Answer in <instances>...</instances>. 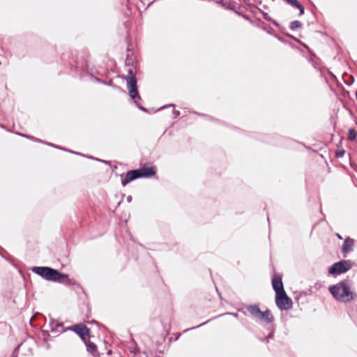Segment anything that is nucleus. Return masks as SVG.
<instances>
[{"label":"nucleus","instance_id":"obj_19","mask_svg":"<svg viewBox=\"0 0 357 357\" xmlns=\"http://www.w3.org/2000/svg\"><path fill=\"white\" fill-rule=\"evenodd\" d=\"M273 332H271V333H270V334H269L266 337H265L264 340H266V342H268V340H269L270 338H272V337H273ZM261 341H264V340H263V339H261Z\"/></svg>","mask_w":357,"mask_h":357},{"label":"nucleus","instance_id":"obj_18","mask_svg":"<svg viewBox=\"0 0 357 357\" xmlns=\"http://www.w3.org/2000/svg\"><path fill=\"white\" fill-rule=\"evenodd\" d=\"M345 151L344 150L338 151L336 152L337 158H342L344 155Z\"/></svg>","mask_w":357,"mask_h":357},{"label":"nucleus","instance_id":"obj_8","mask_svg":"<svg viewBox=\"0 0 357 357\" xmlns=\"http://www.w3.org/2000/svg\"><path fill=\"white\" fill-rule=\"evenodd\" d=\"M140 178L138 169L131 170L126 173L124 178L121 180L122 185L125 186L130 182Z\"/></svg>","mask_w":357,"mask_h":357},{"label":"nucleus","instance_id":"obj_30","mask_svg":"<svg viewBox=\"0 0 357 357\" xmlns=\"http://www.w3.org/2000/svg\"><path fill=\"white\" fill-rule=\"evenodd\" d=\"M97 160H99V161H101L102 162H105V161L104 160H99V159H96Z\"/></svg>","mask_w":357,"mask_h":357},{"label":"nucleus","instance_id":"obj_5","mask_svg":"<svg viewBox=\"0 0 357 357\" xmlns=\"http://www.w3.org/2000/svg\"><path fill=\"white\" fill-rule=\"evenodd\" d=\"M275 303L277 307L281 310H287L292 307V301L285 291L275 295Z\"/></svg>","mask_w":357,"mask_h":357},{"label":"nucleus","instance_id":"obj_26","mask_svg":"<svg viewBox=\"0 0 357 357\" xmlns=\"http://www.w3.org/2000/svg\"><path fill=\"white\" fill-rule=\"evenodd\" d=\"M335 236H336L339 239H340V240H342V236L340 234L336 233V234H335Z\"/></svg>","mask_w":357,"mask_h":357},{"label":"nucleus","instance_id":"obj_12","mask_svg":"<svg viewBox=\"0 0 357 357\" xmlns=\"http://www.w3.org/2000/svg\"><path fill=\"white\" fill-rule=\"evenodd\" d=\"M288 4L292 7L296 8L299 10V15H302L304 13L305 8L297 0H284Z\"/></svg>","mask_w":357,"mask_h":357},{"label":"nucleus","instance_id":"obj_9","mask_svg":"<svg viewBox=\"0 0 357 357\" xmlns=\"http://www.w3.org/2000/svg\"><path fill=\"white\" fill-rule=\"evenodd\" d=\"M272 286L273 289L275 292V295L282 293V291H285L283 287V283L282 282V278L280 277L275 276L272 279Z\"/></svg>","mask_w":357,"mask_h":357},{"label":"nucleus","instance_id":"obj_1","mask_svg":"<svg viewBox=\"0 0 357 357\" xmlns=\"http://www.w3.org/2000/svg\"><path fill=\"white\" fill-rule=\"evenodd\" d=\"M32 271L48 281H53L70 284V280L67 274L47 266H35Z\"/></svg>","mask_w":357,"mask_h":357},{"label":"nucleus","instance_id":"obj_21","mask_svg":"<svg viewBox=\"0 0 357 357\" xmlns=\"http://www.w3.org/2000/svg\"><path fill=\"white\" fill-rule=\"evenodd\" d=\"M173 114H174V118H177L180 115V112L176 110H174Z\"/></svg>","mask_w":357,"mask_h":357},{"label":"nucleus","instance_id":"obj_27","mask_svg":"<svg viewBox=\"0 0 357 357\" xmlns=\"http://www.w3.org/2000/svg\"><path fill=\"white\" fill-rule=\"evenodd\" d=\"M321 283H317L315 284L314 288L318 289L321 287Z\"/></svg>","mask_w":357,"mask_h":357},{"label":"nucleus","instance_id":"obj_29","mask_svg":"<svg viewBox=\"0 0 357 357\" xmlns=\"http://www.w3.org/2000/svg\"><path fill=\"white\" fill-rule=\"evenodd\" d=\"M68 151L70 152V153H75V154H79L78 153L75 152V151Z\"/></svg>","mask_w":357,"mask_h":357},{"label":"nucleus","instance_id":"obj_7","mask_svg":"<svg viewBox=\"0 0 357 357\" xmlns=\"http://www.w3.org/2000/svg\"><path fill=\"white\" fill-rule=\"evenodd\" d=\"M355 245V241L353 238L347 236L344 238V243L342 244L341 251L344 256H346L347 254L353 251Z\"/></svg>","mask_w":357,"mask_h":357},{"label":"nucleus","instance_id":"obj_17","mask_svg":"<svg viewBox=\"0 0 357 357\" xmlns=\"http://www.w3.org/2000/svg\"><path fill=\"white\" fill-rule=\"evenodd\" d=\"M302 24L300 21L295 20L290 23V29L291 30H295L296 29L300 28Z\"/></svg>","mask_w":357,"mask_h":357},{"label":"nucleus","instance_id":"obj_13","mask_svg":"<svg viewBox=\"0 0 357 357\" xmlns=\"http://www.w3.org/2000/svg\"><path fill=\"white\" fill-rule=\"evenodd\" d=\"M261 314H263V316L259 317L260 320H264L267 323H271L273 321V317L271 314L270 310H267L264 312L261 311Z\"/></svg>","mask_w":357,"mask_h":357},{"label":"nucleus","instance_id":"obj_23","mask_svg":"<svg viewBox=\"0 0 357 357\" xmlns=\"http://www.w3.org/2000/svg\"><path fill=\"white\" fill-rule=\"evenodd\" d=\"M19 347H20V345L13 351V357H17L16 353H17V350H18Z\"/></svg>","mask_w":357,"mask_h":357},{"label":"nucleus","instance_id":"obj_11","mask_svg":"<svg viewBox=\"0 0 357 357\" xmlns=\"http://www.w3.org/2000/svg\"><path fill=\"white\" fill-rule=\"evenodd\" d=\"M245 307L250 314L255 318L259 319V317L263 316L259 307L256 305H247Z\"/></svg>","mask_w":357,"mask_h":357},{"label":"nucleus","instance_id":"obj_25","mask_svg":"<svg viewBox=\"0 0 357 357\" xmlns=\"http://www.w3.org/2000/svg\"><path fill=\"white\" fill-rule=\"evenodd\" d=\"M205 324H206V322L202 323V324H199V325H198V326H197L192 327V328H191L190 329H194V328H196L200 327V326H202L204 325Z\"/></svg>","mask_w":357,"mask_h":357},{"label":"nucleus","instance_id":"obj_15","mask_svg":"<svg viewBox=\"0 0 357 357\" xmlns=\"http://www.w3.org/2000/svg\"><path fill=\"white\" fill-rule=\"evenodd\" d=\"M87 351L91 354H94L96 351L97 347L93 342H89L86 344Z\"/></svg>","mask_w":357,"mask_h":357},{"label":"nucleus","instance_id":"obj_24","mask_svg":"<svg viewBox=\"0 0 357 357\" xmlns=\"http://www.w3.org/2000/svg\"><path fill=\"white\" fill-rule=\"evenodd\" d=\"M227 314H231L234 316V317L238 318V315L236 313H227Z\"/></svg>","mask_w":357,"mask_h":357},{"label":"nucleus","instance_id":"obj_3","mask_svg":"<svg viewBox=\"0 0 357 357\" xmlns=\"http://www.w3.org/2000/svg\"><path fill=\"white\" fill-rule=\"evenodd\" d=\"M128 89L129 91V96L133 100L137 107L142 111H146V109L141 106L138 103V100H141V97L139 95L137 87V79L132 72V69H129L128 71V75L126 77Z\"/></svg>","mask_w":357,"mask_h":357},{"label":"nucleus","instance_id":"obj_2","mask_svg":"<svg viewBox=\"0 0 357 357\" xmlns=\"http://www.w3.org/2000/svg\"><path fill=\"white\" fill-rule=\"evenodd\" d=\"M329 291L337 301L342 303H347L354 298V294L351 291L349 284L347 280L341 281L335 285L331 286Z\"/></svg>","mask_w":357,"mask_h":357},{"label":"nucleus","instance_id":"obj_22","mask_svg":"<svg viewBox=\"0 0 357 357\" xmlns=\"http://www.w3.org/2000/svg\"><path fill=\"white\" fill-rule=\"evenodd\" d=\"M49 146H53V147H55L56 149H63V148L60 147V146H56V145H54L51 143H48L47 144Z\"/></svg>","mask_w":357,"mask_h":357},{"label":"nucleus","instance_id":"obj_14","mask_svg":"<svg viewBox=\"0 0 357 357\" xmlns=\"http://www.w3.org/2000/svg\"><path fill=\"white\" fill-rule=\"evenodd\" d=\"M357 137V132L354 129L351 128L349 130L348 139L350 141H354Z\"/></svg>","mask_w":357,"mask_h":357},{"label":"nucleus","instance_id":"obj_4","mask_svg":"<svg viewBox=\"0 0 357 357\" xmlns=\"http://www.w3.org/2000/svg\"><path fill=\"white\" fill-rule=\"evenodd\" d=\"M351 268V264L349 261L342 260L335 263L329 269L328 273L331 275H340L346 273Z\"/></svg>","mask_w":357,"mask_h":357},{"label":"nucleus","instance_id":"obj_10","mask_svg":"<svg viewBox=\"0 0 357 357\" xmlns=\"http://www.w3.org/2000/svg\"><path fill=\"white\" fill-rule=\"evenodd\" d=\"M138 170L140 178H150L155 174V169L153 167H143Z\"/></svg>","mask_w":357,"mask_h":357},{"label":"nucleus","instance_id":"obj_6","mask_svg":"<svg viewBox=\"0 0 357 357\" xmlns=\"http://www.w3.org/2000/svg\"><path fill=\"white\" fill-rule=\"evenodd\" d=\"M73 331H75L80 338L85 341L86 337L89 336V329L83 324L74 325L72 327Z\"/></svg>","mask_w":357,"mask_h":357},{"label":"nucleus","instance_id":"obj_20","mask_svg":"<svg viewBox=\"0 0 357 357\" xmlns=\"http://www.w3.org/2000/svg\"><path fill=\"white\" fill-rule=\"evenodd\" d=\"M22 136H24V137H26V138H29V139H35L36 141H38V142H40V139H35L32 136H29V135H21Z\"/></svg>","mask_w":357,"mask_h":357},{"label":"nucleus","instance_id":"obj_16","mask_svg":"<svg viewBox=\"0 0 357 357\" xmlns=\"http://www.w3.org/2000/svg\"><path fill=\"white\" fill-rule=\"evenodd\" d=\"M261 14L263 15V17L264 18L267 20V21H270V22H272L273 24H274L275 26H278V22L274 20L273 19H272L267 13H265L264 11H261Z\"/></svg>","mask_w":357,"mask_h":357},{"label":"nucleus","instance_id":"obj_28","mask_svg":"<svg viewBox=\"0 0 357 357\" xmlns=\"http://www.w3.org/2000/svg\"><path fill=\"white\" fill-rule=\"evenodd\" d=\"M127 200H128V202H131V200H132V197H131V196H128V197H127Z\"/></svg>","mask_w":357,"mask_h":357}]
</instances>
